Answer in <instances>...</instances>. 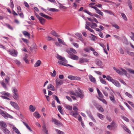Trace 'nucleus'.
<instances>
[{"instance_id":"obj_1","label":"nucleus","mask_w":134,"mask_h":134,"mask_svg":"<svg viewBox=\"0 0 134 134\" xmlns=\"http://www.w3.org/2000/svg\"><path fill=\"white\" fill-rule=\"evenodd\" d=\"M113 69L118 73L121 75H125L127 76V73L126 71L124 69L120 68V69L116 68L115 67H113Z\"/></svg>"},{"instance_id":"obj_2","label":"nucleus","mask_w":134,"mask_h":134,"mask_svg":"<svg viewBox=\"0 0 134 134\" xmlns=\"http://www.w3.org/2000/svg\"><path fill=\"white\" fill-rule=\"evenodd\" d=\"M0 114L5 119L8 118H13V117L11 115L7 113L6 112H4L0 109Z\"/></svg>"},{"instance_id":"obj_3","label":"nucleus","mask_w":134,"mask_h":134,"mask_svg":"<svg viewBox=\"0 0 134 134\" xmlns=\"http://www.w3.org/2000/svg\"><path fill=\"white\" fill-rule=\"evenodd\" d=\"M7 51L9 54L14 57H16L17 56V51L14 49L7 50Z\"/></svg>"},{"instance_id":"obj_4","label":"nucleus","mask_w":134,"mask_h":134,"mask_svg":"<svg viewBox=\"0 0 134 134\" xmlns=\"http://www.w3.org/2000/svg\"><path fill=\"white\" fill-rule=\"evenodd\" d=\"M68 53L70 55V56L69 57L71 58V59L75 60H77L79 59V57L78 56L71 54L70 52H68Z\"/></svg>"},{"instance_id":"obj_5","label":"nucleus","mask_w":134,"mask_h":134,"mask_svg":"<svg viewBox=\"0 0 134 134\" xmlns=\"http://www.w3.org/2000/svg\"><path fill=\"white\" fill-rule=\"evenodd\" d=\"M63 83V81L60 80L59 79L57 78L55 80V83L57 87L58 86H59L62 85Z\"/></svg>"},{"instance_id":"obj_6","label":"nucleus","mask_w":134,"mask_h":134,"mask_svg":"<svg viewBox=\"0 0 134 134\" xmlns=\"http://www.w3.org/2000/svg\"><path fill=\"white\" fill-rule=\"evenodd\" d=\"M89 59L86 58H81L79 59V62L80 63H83L84 62H88Z\"/></svg>"},{"instance_id":"obj_7","label":"nucleus","mask_w":134,"mask_h":134,"mask_svg":"<svg viewBox=\"0 0 134 134\" xmlns=\"http://www.w3.org/2000/svg\"><path fill=\"white\" fill-rule=\"evenodd\" d=\"M83 50L85 52L89 53L90 52V50L92 52L94 51V49L91 46L84 48Z\"/></svg>"},{"instance_id":"obj_8","label":"nucleus","mask_w":134,"mask_h":134,"mask_svg":"<svg viewBox=\"0 0 134 134\" xmlns=\"http://www.w3.org/2000/svg\"><path fill=\"white\" fill-rule=\"evenodd\" d=\"M110 96H109V98L110 100L114 103H116V101L115 99L114 96L112 92H110Z\"/></svg>"},{"instance_id":"obj_9","label":"nucleus","mask_w":134,"mask_h":134,"mask_svg":"<svg viewBox=\"0 0 134 134\" xmlns=\"http://www.w3.org/2000/svg\"><path fill=\"white\" fill-rule=\"evenodd\" d=\"M83 11L85 12V13H86L87 14H88V15L91 16H93V15H94L95 17L99 18H100V16L99 15H98L97 14H94L93 15H92V14L90 12H89L88 11L86 10H84Z\"/></svg>"},{"instance_id":"obj_10","label":"nucleus","mask_w":134,"mask_h":134,"mask_svg":"<svg viewBox=\"0 0 134 134\" xmlns=\"http://www.w3.org/2000/svg\"><path fill=\"white\" fill-rule=\"evenodd\" d=\"M96 63L98 66L100 68L102 67L103 63L102 62L98 59H97L96 60Z\"/></svg>"},{"instance_id":"obj_11","label":"nucleus","mask_w":134,"mask_h":134,"mask_svg":"<svg viewBox=\"0 0 134 134\" xmlns=\"http://www.w3.org/2000/svg\"><path fill=\"white\" fill-rule=\"evenodd\" d=\"M10 103L13 107L16 109L18 110L19 109V107L17 103L12 101L10 102Z\"/></svg>"},{"instance_id":"obj_12","label":"nucleus","mask_w":134,"mask_h":134,"mask_svg":"<svg viewBox=\"0 0 134 134\" xmlns=\"http://www.w3.org/2000/svg\"><path fill=\"white\" fill-rule=\"evenodd\" d=\"M56 57L59 60L64 62L66 63L68 62L67 61L66 59L65 58L62 57L59 55H57Z\"/></svg>"},{"instance_id":"obj_13","label":"nucleus","mask_w":134,"mask_h":134,"mask_svg":"<svg viewBox=\"0 0 134 134\" xmlns=\"http://www.w3.org/2000/svg\"><path fill=\"white\" fill-rule=\"evenodd\" d=\"M70 114L75 118H77V116L79 115L77 111H73L70 112Z\"/></svg>"},{"instance_id":"obj_14","label":"nucleus","mask_w":134,"mask_h":134,"mask_svg":"<svg viewBox=\"0 0 134 134\" xmlns=\"http://www.w3.org/2000/svg\"><path fill=\"white\" fill-rule=\"evenodd\" d=\"M42 127L43 128V131L46 134H48V131L46 127V125L44 122L43 123Z\"/></svg>"},{"instance_id":"obj_15","label":"nucleus","mask_w":134,"mask_h":134,"mask_svg":"<svg viewBox=\"0 0 134 134\" xmlns=\"http://www.w3.org/2000/svg\"><path fill=\"white\" fill-rule=\"evenodd\" d=\"M112 83L118 87H121V85L119 82L114 79Z\"/></svg>"},{"instance_id":"obj_16","label":"nucleus","mask_w":134,"mask_h":134,"mask_svg":"<svg viewBox=\"0 0 134 134\" xmlns=\"http://www.w3.org/2000/svg\"><path fill=\"white\" fill-rule=\"evenodd\" d=\"M41 16L43 17L46 19H52L51 17L48 16L47 15L44 14L43 13H40L39 14Z\"/></svg>"},{"instance_id":"obj_17","label":"nucleus","mask_w":134,"mask_h":134,"mask_svg":"<svg viewBox=\"0 0 134 134\" xmlns=\"http://www.w3.org/2000/svg\"><path fill=\"white\" fill-rule=\"evenodd\" d=\"M36 109V107L32 105H30L29 106V110L30 111L32 112H34Z\"/></svg>"},{"instance_id":"obj_18","label":"nucleus","mask_w":134,"mask_h":134,"mask_svg":"<svg viewBox=\"0 0 134 134\" xmlns=\"http://www.w3.org/2000/svg\"><path fill=\"white\" fill-rule=\"evenodd\" d=\"M52 120V121L55 124L58 126H60L61 124L60 121L55 119L53 118Z\"/></svg>"},{"instance_id":"obj_19","label":"nucleus","mask_w":134,"mask_h":134,"mask_svg":"<svg viewBox=\"0 0 134 134\" xmlns=\"http://www.w3.org/2000/svg\"><path fill=\"white\" fill-rule=\"evenodd\" d=\"M47 88L48 89H49L52 91H54L55 90V88L54 86L51 84H49Z\"/></svg>"},{"instance_id":"obj_20","label":"nucleus","mask_w":134,"mask_h":134,"mask_svg":"<svg viewBox=\"0 0 134 134\" xmlns=\"http://www.w3.org/2000/svg\"><path fill=\"white\" fill-rule=\"evenodd\" d=\"M89 78L90 80L92 82H96V80L95 78L94 77L91 75H88Z\"/></svg>"},{"instance_id":"obj_21","label":"nucleus","mask_w":134,"mask_h":134,"mask_svg":"<svg viewBox=\"0 0 134 134\" xmlns=\"http://www.w3.org/2000/svg\"><path fill=\"white\" fill-rule=\"evenodd\" d=\"M2 130L5 134H11L10 132L6 128H3Z\"/></svg>"},{"instance_id":"obj_22","label":"nucleus","mask_w":134,"mask_h":134,"mask_svg":"<svg viewBox=\"0 0 134 134\" xmlns=\"http://www.w3.org/2000/svg\"><path fill=\"white\" fill-rule=\"evenodd\" d=\"M38 20L40 23L42 25H43L45 23V20L42 17L39 18Z\"/></svg>"},{"instance_id":"obj_23","label":"nucleus","mask_w":134,"mask_h":134,"mask_svg":"<svg viewBox=\"0 0 134 134\" xmlns=\"http://www.w3.org/2000/svg\"><path fill=\"white\" fill-rule=\"evenodd\" d=\"M33 115L35 118H39L41 117V115L37 111H36L34 113Z\"/></svg>"},{"instance_id":"obj_24","label":"nucleus","mask_w":134,"mask_h":134,"mask_svg":"<svg viewBox=\"0 0 134 134\" xmlns=\"http://www.w3.org/2000/svg\"><path fill=\"white\" fill-rule=\"evenodd\" d=\"M12 129L17 134H21L20 132L18 130L16 127H13Z\"/></svg>"},{"instance_id":"obj_25","label":"nucleus","mask_w":134,"mask_h":134,"mask_svg":"<svg viewBox=\"0 0 134 134\" xmlns=\"http://www.w3.org/2000/svg\"><path fill=\"white\" fill-rule=\"evenodd\" d=\"M0 125L1 127H3V128H5L7 126L6 123L3 121H0Z\"/></svg>"},{"instance_id":"obj_26","label":"nucleus","mask_w":134,"mask_h":134,"mask_svg":"<svg viewBox=\"0 0 134 134\" xmlns=\"http://www.w3.org/2000/svg\"><path fill=\"white\" fill-rule=\"evenodd\" d=\"M103 11L105 13H108L110 15H113V16H115V15L112 12H111L110 10H103Z\"/></svg>"},{"instance_id":"obj_27","label":"nucleus","mask_w":134,"mask_h":134,"mask_svg":"<svg viewBox=\"0 0 134 134\" xmlns=\"http://www.w3.org/2000/svg\"><path fill=\"white\" fill-rule=\"evenodd\" d=\"M41 63V62L40 60H38L34 65L35 67H37L40 66Z\"/></svg>"},{"instance_id":"obj_28","label":"nucleus","mask_w":134,"mask_h":134,"mask_svg":"<svg viewBox=\"0 0 134 134\" xmlns=\"http://www.w3.org/2000/svg\"><path fill=\"white\" fill-rule=\"evenodd\" d=\"M97 116L102 120H103L105 117L103 115L98 113L97 114Z\"/></svg>"},{"instance_id":"obj_29","label":"nucleus","mask_w":134,"mask_h":134,"mask_svg":"<svg viewBox=\"0 0 134 134\" xmlns=\"http://www.w3.org/2000/svg\"><path fill=\"white\" fill-rule=\"evenodd\" d=\"M58 109L60 113H61L62 114H63V110L60 105H59L58 107Z\"/></svg>"},{"instance_id":"obj_30","label":"nucleus","mask_w":134,"mask_h":134,"mask_svg":"<svg viewBox=\"0 0 134 134\" xmlns=\"http://www.w3.org/2000/svg\"><path fill=\"white\" fill-rule=\"evenodd\" d=\"M64 107L66 109L69 110H71L72 109V106H70L69 105L65 104L64 105Z\"/></svg>"},{"instance_id":"obj_31","label":"nucleus","mask_w":134,"mask_h":134,"mask_svg":"<svg viewBox=\"0 0 134 134\" xmlns=\"http://www.w3.org/2000/svg\"><path fill=\"white\" fill-rule=\"evenodd\" d=\"M13 97L15 99L17 100L19 98V96L18 93H15L13 94Z\"/></svg>"},{"instance_id":"obj_32","label":"nucleus","mask_w":134,"mask_h":134,"mask_svg":"<svg viewBox=\"0 0 134 134\" xmlns=\"http://www.w3.org/2000/svg\"><path fill=\"white\" fill-rule=\"evenodd\" d=\"M106 79L108 81L111 82H112L114 80L111 77L109 76H107Z\"/></svg>"},{"instance_id":"obj_33","label":"nucleus","mask_w":134,"mask_h":134,"mask_svg":"<svg viewBox=\"0 0 134 134\" xmlns=\"http://www.w3.org/2000/svg\"><path fill=\"white\" fill-rule=\"evenodd\" d=\"M58 41L59 43H61L64 45H66L64 41L62 40V39L60 38H58Z\"/></svg>"},{"instance_id":"obj_34","label":"nucleus","mask_w":134,"mask_h":134,"mask_svg":"<svg viewBox=\"0 0 134 134\" xmlns=\"http://www.w3.org/2000/svg\"><path fill=\"white\" fill-rule=\"evenodd\" d=\"M22 33L25 36H27L29 37H30V34L27 31H23Z\"/></svg>"},{"instance_id":"obj_35","label":"nucleus","mask_w":134,"mask_h":134,"mask_svg":"<svg viewBox=\"0 0 134 134\" xmlns=\"http://www.w3.org/2000/svg\"><path fill=\"white\" fill-rule=\"evenodd\" d=\"M57 134H65L64 132L57 129H55Z\"/></svg>"},{"instance_id":"obj_36","label":"nucleus","mask_w":134,"mask_h":134,"mask_svg":"<svg viewBox=\"0 0 134 134\" xmlns=\"http://www.w3.org/2000/svg\"><path fill=\"white\" fill-rule=\"evenodd\" d=\"M23 123L26 126V128L28 130H29L30 131H32V130L30 128V127L28 125L27 123H26L24 122H23Z\"/></svg>"},{"instance_id":"obj_37","label":"nucleus","mask_w":134,"mask_h":134,"mask_svg":"<svg viewBox=\"0 0 134 134\" xmlns=\"http://www.w3.org/2000/svg\"><path fill=\"white\" fill-rule=\"evenodd\" d=\"M47 9L49 11H51L53 12H57L58 11V10L55 9V8H47Z\"/></svg>"},{"instance_id":"obj_38","label":"nucleus","mask_w":134,"mask_h":134,"mask_svg":"<svg viewBox=\"0 0 134 134\" xmlns=\"http://www.w3.org/2000/svg\"><path fill=\"white\" fill-rule=\"evenodd\" d=\"M27 55L26 54L25 57L23 58L24 60L27 64H29V63L28 59H27Z\"/></svg>"},{"instance_id":"obj_39","label":"nucleus","mask_w":134,"mask_h":134,"mask_svg":"<svg viewBox=\"0 0 134 134\" xmlns=\"http://www.w3.org/2000/svg\"><path fill=\"white\" fill-rule=\"evenodd\" d=\"M4 26H7L8 28L12 30H13V27H11L9 24L7 23H5L4 24Z\"/></svg>"},{"instance_id":"obj_40","label":"nucleus","mask_w":134,"mask_h":134,"mask_svg":"<svg viewBox=\"0 0 134 134\" xmlns=\"http://www.w3.org/2000/svg\"><path fill=\"white\" fill-rule=\"evenodd\" d=\"M12 90L14 94L18 93V90L15 87H14L12 88Z\"/></svg>"},{"instance_id":"obj_41","label":"nucleus","mask_w":134,"mask_h":134,"mask_svg":"<svg viewBox=\"0 0 134 134\" xmlns=\"http://www.w3.org/2000/svg\"><path fill=\"white\" fill-rule=\"evenodd\" d=\"M128 6L129 7L130 9L131 10H132V3L130 0L128 2Z\"/></svg>"},{"instance_id":"obj_42","label":"nucleus","mask_w":134,"mask_h":134,"mask_svg":"<svg viewBox=\"0 0 134 134\" xmlns=\"http://www.w3.org/2000/svg\"><path fill=\"white\" fill-rule=\"evenodd\" d=\"M112 26L117 29H119L120 28L115 23H111Z\"/></svg>"},{"instance_id":"obj_43","label":"nucleus","mask_w":134,"mask_h":134,"mask_svg":"<svg viewBox=\"0 0 134 134\" xmlns=\"http://www.w3.org/2000/svg\"><path fill=\"white\" fill-rule=\"evenodd\" d=\"M97 91L98 93L99 96L100 97H102L103 96L102 93L100 92L98 88H97Z\"/></svg>"},{"instance_id":"obj_44","label":"nucleus","mask_w":134,"mask_h":134,"mask_svg":"<svg viewBox=\"0 0 134 134\" xmlns=\"http://www.w3.org/2000/svg\"><path fill=\"white\" fill-rule=\"evenodd\" d=\"M76 96L80 97L81 98H82L84 97L83 93H79L77 94H76Z\"/></svg>"},{"instance_id":"obj_45","label":"nucleus","mask_w":134,"mask_h":134,"mask_svg":"<svg viewBox=\"0 0 134 134\" xmlns=\"http://www.w3.org/2000/svg\"><path fill=\"white\" fill-rule=\"evenodd\" d=\"M100 82L103 84L106 85L107 83L106 81H105L104 80H103L102 78L101 77H100Z\"/></svg>"},{"instance_id":"obj_46","label":"nucleus","mask_w":134,"mask_h":134,"mask_svg":"<svg viewBox=\"0 0 134 134\" xmlns=\"http://www.w3.org/2000/svg\"><path fill=\"white\" fill-rule=\"evenodd\" d=\"M90 27L94 29V27H97V25L96 23L92 22V25H91Z\"/></svg>"},{"instance_id":"obj_47","label":"nucleus","mask_w":134,"mask_h":134,"mask_svg":"<svg viewBox=\"0 0 134 134\" xmlns=\"http://www.w3.org/2000/svg\"><path fill=\"white\" fill-rule=\"evenodd\" d=\"M0 83L3 87L5 89H7V87L3 81H1Z\"/></svg>"},{"instance_id":"obj_48","label":"nucleus","mask_w":134,"mask_h":134,"mask_svg":"<svg viewBox=\"0 0 134 134\" xmlns=\"http://www.w3.org/2000/svg\"><path fill=\"white\" fill-rule=\"evenodd\" d=\"M51 34L55 37H57L58 36V35L54 31H51Z\"/></svg>"},{"instance_id":"obj_49","label":"nucleus","mask_w":134,"mask_h":134,"mask_svg":"<svg viewBox=\"0 0 134 134\" xmlns=\"http://www.w3.org/2000/svg\"><path fill=\"white\" fill-rule=\"evenodd\" d=\"M75 76L69 75L68 76V78L71 80H75Z\"/></svg>"},{"instance_id":"obj_50","label":"nucleus","mask_w":134,"mask_h":134,"mask_svg":"<svg viewBox=\"0 0 134 134\" xmlns=\"http://www.w3.org/2000/svg\"><path fill=\"white\" fill-rule=\"evenodd\" d=\"M121 14L123 19L125 20H127V19L125 14L122 13H121Z\"/></svg>"},{"instance_id":"obj_51","label":"nucleus","mask_w":134,"mask_h":134,"mask_svg":"<svg viewBox=\"0 0 134 134\" xmlns=\"http://www.w3.org/2000/svg\"><path fill=\"white\" fill-rule=\"evenodd\" d=\"M58 62L59 64L60 65H63L65 66H66V64L64 62L62 61L59 60L58 61Z\"/></svg>"},{"instance_id":"obj_52","label":"nucleus","mask_w":134,"mask_h":134,"mask_svg":"<svg viewBox=\"0 0 134 134\" xmlns=\"http://www.w3.org/2000/svg\"><path fill=\"white\" fill-rule=\"evenodd\" d=\"M50 73L51 76L53 77H55L56 75V72L54 70H53V73L52 72H50Z\"/></svg>"},{"instance_id":"obj_53","label":"nucleus","mask_w":134,"mask_h":134,"mask_svg":"<svg viewBox=\"0 0 134 134\" xmlns=\"http://www.w3.org/2000/svg\"><path fill=\"white\" fill-rule=\"evenodd\" d=\"M54 99L55 100H56L57 101V102L59 104L60 103V102L59 100V98H58V97L57 96H54Z\"/></svg>"},{"instance_id":"obj_54","label":"nucleus","mask_w":134,"mask_h":134,"mask_svg":"<svg viewBox=\"0 0 134 134\" xmlns=\"http://www.w3.org/2000/svg\"><path fill=\"white\" fill-rule=\"evenodd\" d=\"M91 35L92 36V37H91V40L93 41H95V38H96V36L92 34H91Z\"/></svg>"},{"instance_id":"obj_55","label":"nucleus","mask_w":134,"mask_h":134,"mask_svg":"<svg viewBox=\"0 0 134 134\" xmlns=\"http://www.w3.org/2000/svg\"><path fill=\"white\" fill-rule=\"evenodd\" d=\"M127 53L129 55L132 56H134V53L133 52H130L129 51H127Z\"/></svg>"},{"instance_id":"obj_56","label":"nucleus","mask_w":134,"mask_h":134,"mask_svg":"<svg viewBox=\"0 0 134 134\" xmlns=\"http://www.w3.org/2000/svg\"><path fill=\"white\" fill-rule=\"evenodd\" d=\"M47 40L48 41H49L51 40H54V39L49 36H47L46 37Z\"/></svg>"},{"instance_id":"obj_57","label":"nucleus","mask_w":134,"mask_h":134,"mask_svg":"<svg viewBox=\"0 0 134 134\" xmlns=\"http://www.w3.org/2000/svg\"><path fill=\"white\" fill-rule=\"evenodd\" d=\"M86 29H88L90 31L93 33L94 34V31L91 29L89 27H87L86 26Z\"/></svg>"},{"instance_id":"obj_58","label":"nucleus","mask_w":134,"mask_h":134,"mask_svg":"<svg viewBox=\"0 0 134 134\" xmlns=\"http://www.w3.org/2000/svg\"><path fill=\"white\" fill-rule=\"evenodd\" d=\"M89 116L90 118V119L94 122H96V121L94 118L93 117V116L91 115L90 114L89 115Z\"/></svg>"},{"instance_id":"obj_59","label":"nucleus","mask_w":134,"mask_h":134,"mask_svg":"<svg viewBox=\"0 0 134 134\" xmlns=\"http://www.w3.org/2000/svg\"><path fill=\"white\" fill-rule=\"evenodd\" d=\"M128 71L130 73L134 74V70L130 69H127Z\"/></svg>"},{"instance_id":"obj_60","label":"nucleus","mask_w":134,"mask_h":134,"mask_svg":"<svg viewBox=\"0 0 134 134\" xmlns=\"http://www.w3.org/2000/svg\"><path fill=\"white\" fill-rule=\"evenodd\" d=\"M125 94L126 96L129 97L130 98H132V95L128 92H126L125 93Z\"/></svg>"},{"instance_id":"obj_61","label":"nucleus","mask_w":134,"mask_h":134,"mask_svg":"<svg viewBox=\"0 0 134 134\" xmlns=\"http://www.w3.org/2000/svg\"><path fill=\"white\" fill-rule=\"evenodd\" d=\"M96 13L101 16H103V12H101L99 9L97 11Z\"/></svg>"},{"instance_id":"obj_62","label":"nucleus","mask_w":134,"mask_h":134,"mask_svg":"<svg viewBox=\"0 0 134 134\" xmlns=\"http://www.w3.org/2000/svg\"><path fill=\"white\" fill-rule=\"evenodd\" d=\"M14 61L15 63L18 65H19L21 64L20 62L17 60H15Z\"/></svg>"},{"instance_id":"obj_63","label":"nucleus","mask_w":134,"mask_h":134,"mask_svg":"<svg viewBox=\"0 0 134 134\" xmlns=\"http://www.w3.org/2000/svg\"><path fill=\"white\" fill-rule=\"evenodd\" d=\"M98 108L99 110L101 112H103L104 110L103 108L101 106H99L98 107Z\"/></svg>"},{"instance_id":"obj_64","label":"nucleus","mask_w":134,"mask_h":134,"mask_svg":"<svg viewBox=\"0 0 134 134\" xmlns=\"http://www.w3.org/2000/svg\"><path fill=\"white\" fill-rule=\"evenodd\" d=\"M75 35L76 36L80 38H81L82 37V35L80 34L79 33H76L75 34Z\"/></svg>"}]
</instances>
